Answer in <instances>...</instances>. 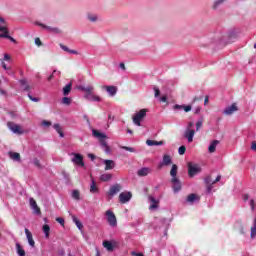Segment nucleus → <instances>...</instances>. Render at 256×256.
Instances as JSON below:
<instances>
[{
    "label": "nucleus",
    "mask_w": 256,
    "mask_h": 256,
    "mask_svg": "<svg viewBox=\"0 0 256 256\" xmlns=\"http://www.w3.org/2000/svg\"><path fill=\"white\" fill-rule=\"evenodd\" d=\"M78 89L85 93L84 99H87V101H94L96 103L101 102V97L95 95V92H93L95 89L93 86H79Z\"/></svg>",
    "instance_id": "nucleus-1"
},
{
    "label": "nucleus",
    "mask_w": 256,
    "mask_h": 256,
    "mask_svg": "<svg viewBox=\"0 0 256 256\" xmlns=\"http://www.w3.org/2000/svg\"><path fill=\"white\" fill-rule=\"evenodd\" d=\"M92 135L93 137H96V139L100 140V145L102 149H104L105 153H111V148L109 147V144H107V141H105V139H107V135L99 132L96 129H92Z\"/></svg>",
    "instance_id": "nucleus-2"
},
{
    "label": "nucleus",
    "mask_w": 256,
    "mask_h": 256,
    "mask_svg": "<svg viewBox=\"0 0 256 256\" xmlns=\"http://www.w3.org/2000/svg\"><path fill=\"white\" fill-rule=\"evenodd\" d=\"M147 117V109H141L140 111L136 112L133 116V123L137 125V127H141V121Z\"/></svg>",
    "instance_id": "nucleus-3"
},
{
    "label": "nucleus",
    "mask_w": 256,
    "mask_h": 256,
    "mask_svg": "<svg viewBox=\"0 0 256 256\" xmlns=\"http://www.w3.org/2000/svg\"><path fill=\"white\" fill-rule=\"evenodd\" d=\"M0 39H9L12 43H17L15 38L9 35V29H7V26H0Z\"/></svg>",
    "instance_id": "nucleus-4"
},
{
    "label": "nucleus",
    "mask_w": 256,
    "mask_h": 256,
    "mask_svg": "<svg viewBox=\"0 0 256 256\" xmlns=\"http://www.w3.org/2000/svg\"><path fill=\"white\" fill-rule=\"evenodd\" d=\"M197 173H201V168L198 164H193V162L188 163V175L189 177H195Z\"/></svg>",
    "instance_id": "nucleus-5"
},
{
    "label": "nucleus",
    "mask_w": 256,
    "mask_h": 256,
    "mask_svg": "<svg viewBox=\"0 0 256 256\" xmlns=\"http://www.w3.org/2000/svg\"><path fill=\"white\" fill-rule=\"evenodd\" d=\"M73 158L71 159L72 163L74 165H77L78 167H85V162L83 161V155L79 153H72Z\"/></svg>",
    "instance_id": "nucleus-6"
},
{
    "label": "nucleus",
    "mask_w": 256,
    "mask_h": 256,
    "mask_svg": "<svg viewBox=\"0 0 256 256\" xmlns=\"http://www.w3.org/2000/svg\"><path fill=\"white\" fill-rule=\"evenodd\" d=\"M106 217L110 227H117V217L115 216V213H113V211H106Z\"/></svg>",
    "instance_id": "nucleus-7"
},
{
    "label": "nucleus",
    "mask_w": 256,
    "mask_h": 256,
    "mask_svg": "<svg viewBox=\"0 0 256 256\" xmlns=\"http://www.w3.org/2000/svg\"><path fill=\"white\" fill-rule=\"evenodd\" d=\"M7 127L8 129H10V131H12V133H15L16 135H23L21 126L18 124H15V122H8Z\"/></svg>",
    "instance_id": "nucleus-8"
},
{
    "label": "nucleus",
    "mask_w": 256,
    "mask_h": 256,
    "mask_svg": "<svg viewBox=\"0 0 256 256\" xmlns=\"http://www.w3.org/2000/svg\"><path fill=\"white\" fill-rule=\"evenodd\" d=\"M36 25H38L39 27H42L43 29H46V31H48V33H54L55 35L61 34V29H59L57 27L47 26V25H45L43 23H39V22H37Z\"/></svg>",
    "instance_id": "nucleus-9"
},
{
    "label": "nucleus",
    "mask_w": 256,
    "mask_h": 256,
    "mask_svg": "<svg viewBox=\"0 0 256 256\" xmlns=\"http://www.w3.org/2000/svg\"><path fill=\"white\" fill-rule=\"evenodd\" d=\"M132 197H133V194L131 192H122L119 195V202L123 204L129 203Z\"/></svg>",
    "instance_id": "nucleus-10"
},
{
    "label": "nucleus",
    "mask_w": 256,
    "mask_h": 256,
    "mask_svg": "<svg viewBox=\"0 0 256 256\" xmlns=\"http://www.w3.org/2000/svg\"><path fill=\"white\" fill-rule=\"evenodd\" d=\"M171 183H172V189L174 193H179V191H181L183 187L181 184V180H179V178H172Z\"/></svg>",
    "instance_id": "nucleus-11"
},
{
    "label": "nucleus",
    "mask_w": 256,
    "mask_h": 256,
    "mask_svg": "<svg viewBox=\"0 0 256 256\" xmlns=\"http://www.w3.org/2000/svg\"><path fill=\"white\" fill-rule=\"evenodd\" d=\"M239 111V108L237 107V103H233L231 106H228L226 107L224 110H223V115H233V113Z\"/></svg>",
    "instance_id": "nucleus-12"
},
{
    "label": "nucleus",
    "mask_w": 256,
    "mask_h": 256,
    "mask_svg": "<svg viewBox=\"0 0 256 256\" xmlns=\"http://www.w3.org/2000/svg\"><path fill=\"white\" fill-rule=\"evenodd\" d=\"M117 245V242H112L109 240H105L103 241V247L105 249H107V251H109L110 253L113 252L115 250V246Z\"/></svg>",
    "instance_id": "nucleus-13"
},
{
    "label": "nucleus",
    "mask_w": 256,
    "mask_h": 256,
    "mask_svg": "<svg viewBox=\"0 0 256 256\" xmlns=\"http://www.w3.org/2000/svg\"><path fill=\"white\" fill-rule=\"evenodd\" d=\"M119 191H121V184H114L110 187V189L108 191V195L110 197H114V195H117V193H119Z\"/></svg>",
    "instance_id": "nucleus-14"
},
{
    "label": "nucleus",
    "mask_w": 256,
    "mask_h": 256,
    "mask_svg": "<svg viewBox=\"0 0 256 256\" xmlns=\"http://www.w3.org/2000/svg\"><path fill=\"white\" fill-rule=\"evenodd\" d=\"M195 137V131L193 129H186L184 133V138L187 139L188 143H193V138Z\"/></svg>",
    "instance_id": "nucleus-15"
},
{
    "label": "nucleus",
    "mask_w": 256,
    "mask_h": 256,
    "mask_svg": "<svg viewBox=\"0 0 256 256\" xmlns=\"http://www.w3.org/2000/svg\"><path fill=\"white\" fill-rule=\"evenodd\" d=\"M30 207L33 209L36 215H41V209L39 208V206H37V201H35V199L33 198H30Z\"/></svg>",
    "instance_id": "nucleus-16"
},
{
    "label": "nucleus",
    "mask_w": 256,
    "mask_h": 256,
    "mask_svg": "<svg viewBox=\"0 0 256 256\" xmlns=\"http://www.w3.org/2000/svg\"><path fill=\"white\" fill-rule=\"evenodd\" d=\"M25 234H26V238L28 239V243L30 245V247H35V240H33V234L31 233V231H29V229L25 228Z\"/></svg>",
    "instance_id": "nucleus-17"
},
{
    "label": "nucleus",
    "mask_w": 256,
    "mask_h": 256,
    "mask_svg": "<svg viewBox=\"0 0 256 256\" xmlns=\"http://www.w3.org/2000/svg\"><path fill=\"white\" fill-rule=\"evenodd\" d=\"M103 164L105 165V171H111V169H115V161L113 160H103Z\"/></svg>",
    "instance_id": "nucleus-18"
},
{
    "label": "nucleus",
    "mask_w": 256,
    "mask_h": 256,
    "mask_svg": "<svg viewBox=\"0 0 256 256\" xmlns=\"http://www.w3.org/2000/svg\"><path fill=\"white\" fill-rule=\"evenodd\" d=\"M171 163H173L171 156L165 154L162 158V163L160 164L159 167H163V165L167 167V166L171 165Z\"/></svg>",
    "instance_id": "nucleus-19"
},
{
    "label": "nucleus",
    "mask_w": 256,
    "mask_h": 256,
    "mask_svg": "<svg viewBox=\"0 0 256 256\" xmlns=\"http://www.w3.org/2000/svg\"><path fill=\"white\" fill-rule=\"evenodd\" d=\"M104 89H106V91L110 95V97H115V95H117V87L116 86H104Z\"/></svg>",
    "instance_id": "nucleus-20"
},
{
    "label": "nucleus",
    "mask_w": 256,
    "mask_h": 256,
    "mask_svg": "<svg viewBox=\"0 0 256 256\" xmlns=\"http://www.w3.org/2000/svg\"><path fill=\"white\" fill-rule=\"evenodd\" d=\"M149 173H151V168H141L140 170H138L137 175L139 177H147V175H149Z\"/></svg>",
    "instance_id": "nucleus-21"
},
{
    "label": "nucleus",
    "mask_w": 256,
    "mask_h": 256,
    "mask_svg": "<svg viewBox=\"0 0 256 256\" xmlns=\"http://www.w3.org/2000/svg\"><path fill=\"white\" fill-rule=\"evenodd\" d=\"M218 145H219V140H213L208 147L209 153H215Z\"/></svg>",
    "instance_id": "nucleus-22"
},
{
    "label": "nucleus",
    "mask_w": 256,
    "mask_h": 256,
    "mask_svg": "<svg viewBox=\"0 0 256 256\" xmlns=\"http://www.w3.org/2000/svg\"><path fill=\"white\" fill-rule=\"evenodd\" d=\"M201 198L197 194H190L187 197L188 203H198Z\"/></svg>",
    "instance_id": "nucleus-23"
},
{
    "label": "nucleus",
    "mask_w": 256,
    "mask_h": 256,
    "mask_svg": "<svg viewBox=\"0 0 256 256\" xmlns=\"http://www.w3.org/2000/svg\"><path fill=\"white\" fill-rule=\"evenodd\" d=\"M60 48H61L62 51H65L66 53H70L71 55H79L78 51L71 50V49H69V47H67L63 44H60Z\"/></svg>",
    "instance_id": "nucleus-24"
},
{
    "label": "nucleus",
    "mask_w": 256,
    "mask_h": 256,
    "mask_svg": "<svg viewBox=\"0 0 256 256\" xmlns=\"http://www.w3.org/2000/svg\"><path fill=\"white\" fill-rule=\"evenodd\" d=\"M9 157L13 161H17L18 163L21 162V154L17 152H9Z\"/></svg>",
    "instance_id": "nucleus-25"
},
{
    "label": "nucleus",
    "mask_w": 256,
    "mask_h": 256,
    "mask_svg": "<svg viewBox=\"0 0 256 256\" xmlns=\"http://www.w3.org/2000/svg\"><path fill=\"white\" fill-rule=\"evenodd\" d=\"M225 1H227V0H216V1H214L213 5H212V9L214 11H217V9H219L223 5V3H225Z\"/></svg>",
    "instance_id": "nucleus-26"
},
{
    "label": "nucleus",
    "mask_w": 256,
    "mask_h": 256,
    "mask_svg": "<svg viewBox=\"0 0 256 256\" xmlns=\"http://www.w3.org/2000/svg\"><path fill=\"white\" fill-rule=\"evenodd\" d=\"M19 83H20L21 87L23 88V91H31V86H29V84H27V80H25V79L19 80Z\"/></svg>",
    "instance_id": "nucleus-27"
},
{
    "label": "nucleus",
    "mask_w": 256,
    "mask_h": 256,
    "mask_svg": "<svg viewBox=\"0 0 256 256\" xmlns=\"http://www.w3.org/2000/svg\"><path fill=\"white\" fill-rule=\"evenodd\" d=\"M149 201L152 203V205H150V209H157L159 201L153 196H149Z\"/></svg>",
    "instance_id": "nucleus-28"
},
{
    "label": "nucleus",
    "mask_w": 256,
    "mask_h": 256,
    "mask_svg": "<svg viewBox=\"0 0 256 256\" xmlns=\"http://www.w3.org/2000/svg\"><path fill=\"white\" fill-rule=\"evenodd\" d=\"M163 141H155V140H148L146 141V144L148 145V147H153V146H161L163 145Z\"/></svg>",
    "instance_id": "nucleus-29"
},
{
    "label": "nucleus",
    "mask_w": 256,
    "mask_h": 256,
    "mask_svg": "<svg viewBox=\"0 0 256 256\" xmlns=\"http://www.w3.org/2000/svg\"><path fill=\"white\" fill-rule=\"evenodd\" d=\"M177 171H178L177 164H173L172 168L170 170V175H171L172 179H177Z\"/></svg>",
    "instance_id": "nucleus-30"
},
{
    "label": "nucleus",
    "mask_w": 256,
    "mask_h": 256,
    "mask_svg": "<svg viewBox=\"0 0 256 256\" xmlns=\"http://www.w3.org/2000/svg\"><path fill=\"white\" fill-rule=\"evenodd\" d=\"M16 251H17V255H19V256H25V249H23V247L21 246V244L16 243Z\"/></svg>",
    "instance_id": "nucleus-31"
},
{
    "label": "nucleus",
    "mask_w": 256,
    "mask_h": 256,
    "mask_svg": "<svg viewBox=\"0 0 256 256\" xmlns=\"http://www.w3.org/2000/svg\"><path fill=\"white\" fill-rule=\"evenodd\" d=\"M71 87H73L72 83H68L64 88H63V95L67 97L69 93H71Z\"/></svg>",
    "instance_id": "nucleus-32"
},
{
    "label": "nucleus",
    "mask_w": 256,
    "mask_h": 256,
    "mask_svg": "<svg viewBox=\"0 0 256 256\" xmlns=\"http://www.w3.org/2000/svg\"><path fill=\"white\" fill-rule=\"evenodd\" d=\"M42 231L45 234L46 239H49V233L51 232V227L48 224L43 225Z\"/></svg>",
    "instance_id": "nucleus-33"
},
{
    "label": "nucleus",
    "mask_w": 256,
    "mask_h": 256,
    "mask_svg": "<svg viewBox=\"0 0 256 256\" xmlns=\"http://www.w3.org/2000/svg\"><path fill=\"white\" fill-rule=\"evenodd\" d=\"M112 178H113V175L109 173H105L100 176V181L107 182V181H111Z\"/></svg>",
    "instance_id": "nucleus-34"
},
{
    "label": "nucleus",
    "mask_w": 256,
    "mask_h": 256,
    "mask_svg": "<svg viewBox=\"0 0 256 256\" xmlns=\"http://www.w3.org/2000/svg\"><path fill=\"white\" fill-rule=\"evenodd\" d=\"M99 191V188H97V184L95 183V180L92 179L91 185H90V193H97Z\"/></svg>",
    "instance_id": "nucleus-35"
},
{
    "label": "nucleus",
    "mask_w": 256,
    "mask_h": 256,
    "mask_svg": "<svg viewBox=\"0 0 256 256\" xmlns=\"http://www.w3.org/2000/svg\"><path fill=\"white\" fill-rule=\"evenodd\" d=\"M87 19L91 21V23H97L99 17L97 16V14H88Z\"/></svg>",
    "instance_id": "nucleus-36"
},
{
    "label": "nucleus",
    "mask_w": 256,
    "mask_h": 256,
    "mask_svg": "<svg viewBox=\"0 0 256 256\" xmlns=\"http://www.w3.org/2000/svg\"><path fill=\"white\" fill-rule=\"evenodd\" d=\"M72 198L76 201H79L81 199V194L79 193V190L72 191Z\"/></svg>",
    "instance_id": "nucleus-37"
},
{
    "label": "nucleus",
    "mask_w": 256,
    "mask_h": 256,
    "mask_svg": "<svg viewBox=\"0 0 256 256\" xmlns=\"http://www.w3.org/2000/svg\"><path fill=\"white\" fill-rule=\"evenodd\" d=\"M53 128L55 129V131H57V133H59L60 137H65L63 131L61 130V125L54 124Z\"/></svg>",
    "instance_id": "nucleus-38"
},
{
    "label": "nucleus",
    "mask_w": 256,
    "mask_h": 256,
    "mask_svg": "<svg viewBox=\"0 0 256 256\" xmlns=\"http://www.w3.org/2000/svg\"><path fill=\"white\" fill-rule=\"evenodd\" d=\"M55 75H58V77H61V71L54 70L53 73L47 78V81H51Z\"/></svg>",
    "instance_id": "nucleus-39"
},
{
    "label": "nucleus",
    "mask_w": 256,
    "mask_h": 256,
    "mask_svg": "<svg viewBox=\"0 0 256 256\" xmlns=\"http://www.w3.org/2000/svg\"><path fill=\"white\" fill-rule=\"evenodd\" d=\"M204 183H205V185H213V180L211 179V175L206 176L204 178Z\"/></svg>",
    "instance_id": "nucleus-40"
},
{
    "label": "nucleus",
    "mask_w": 256,
    "mask_h": 256,
    "mask_svg": "<svg viewBox=\"0 0 256 256\" xmlns=\"http://www.w3.org/2000/svg\"><path fill=\"white\" fill-rule=\"evenodd\" d=\"M28 98L30 101H33L34 103H39L41 101V98L33 97L31 93H28Z\"/></svg>",
    "instance_id": "nucleus-41"
},
{
    "label": "nucleus",
    "mask_w": 256,
    "mask_h": 256,
    "mask_svg": "<svg viewBox=\"0 0 256 256\" xmlns=\"http://www.w3.org/2000/svg\"><path fill=\"white\" fill-rule=\"evenodd\" d=\"M63 105H71V98L69 97H63L62 98Z\"/></svg>",
    "instance_id": "nucleus-42"
},
{
    "label": "nucleus",
    "mask_w": 256,
    "mask_h": 256,
    "mask_svg": "<svg viewBox=\"0 0 256 256\" xmlns=\"http://www.w3.org/2000/svg\"><path fill=\"white\" fill-rule=\"evenodd\" d=\"M32 163H33V165H35V167H38V169H41V162L39 161V159L34 158L32 160Z\"/></svg>",
    "instance_id": "nucleus-43"
},
{
    "label": "nucleus",
    "mask_w": 256,
    "mask_h": 256,
    "mask_svg": "<svg viewBox=\"0 0 256 256\" xmlns=\"http://www.w3.org/2000/svg\"><path fill=\"white\" fill-rule=\"evenodd\" d=\"M153 90H154V97L157 98V97H159V95H161V90H159V87L154 86Z\"/></svg>",
    "instance_id": "nucleus-44"
},
{
    "label": "nucleus",
    "mask_w": 256,
    "mask_h": 256,
    "mask_svg": "<svg viewBox=\"0 0 256 256\" xmlns=\"http://www.w3.org/2000/svg\"><path fill=\"white\" fill-rule=\"evenodd\" d=\"M185 151H187V148L185 146H180L178 149L179 155H185Z\"/></svg>",
    "instance_id": "nucleus-45"
},
{
    "label": "nucleus",
    "mask_w": 256,
    "mask_h": 256,
    "mask_svg": "<svg viewBox=\"0 0 256 256\" xmlns=\"http://www.w3.org/2000/svg\"><path fill=\"white\" fill-rule=\"evenodd\" d=\"M203 127V120H198L196 122V131H199Z\"/></svg>",
    "instance_id": "nucleus-46"
},
{
    "label": "nucleus",
    "mask_w": 256,
    "mask_h": 256,
    "mask_svg": "<svg viewBox=\"0 0 256 256\" xmlns=\"http://www.w3.org/2000/svg\"><path fill=\"white\" fill-rule=\"evenodd\" d=\"M213 191V184H206V193H211Z\"/></svg>",
    "instance_id": "nucleus-47"
},
{
    "label": "nucleus",
    "mask_w": 256,
    "mask_h": 256,
    "mask_svg": "<svg viewBox=\"0 0 256 256\" xmlns=\"http://www.w3.org/2000/svg\"><path fill=\"white\" fill-rule=\"evenodd\" d=\"M122 149H124V151H129L130 153H135V148H131L128 146H122Z\"/></svg>",
    "instance_id": "nucleus-48"
},
{
    "label": "nucleus",
    "mask_w": 256,
    "mask_h": 256,
    "mask_svg": "<svg viewBox=\"0 0 256 256\" xmlns=\"http://www.w3.org/2000/svg\"><path fill=\"white\" fill-rule=\"evenodd\" d=\"M57 223H60V225H62V227H65V219L58 217L56 218Z\"/></svg>",
    "instance_id": "nucleus-49"
},
{
    "label": "nucleus",
    "mask_w": 256,
    "mask_h": 256,
    "mask_svg": "<svg viewBox=\"0 0 256 256\" xmlns=\"http://www.w3.org/2000/svg\"><path fill=\"white\" fill-rule=\"evenodd\" d=\"M182 109H184L185 113H189L191 111L192 107L191 105H182Z\"/></svg>",
    "instance_id": "nucleus-50"
},
{
    "label": "nucleus",
    "mask_w": 256,
    "mask_h": 256,
    "mask_svg": "<svg viewBox=\"0 0 256 256\" xmlns=\"http://www.w3.org/2000/svg\"><path fill=\"white\" fill-rule=\"evenodd\" d=\"M42 125L43 127H51V121L43 120Z\"/></svg>",
    "instance_id": "nucleus-51"
},
{
    "label": "nucleus",
    "mask_w": 256,
    "mask_h": 256,
    "mask_svg": "<svg viewBox=\"0 0 256 256\" xmlns=\"http://www.w3.org/2000/svg\"><path fill=\"white\" fill-rule=\"evenodd\" d=\"M35 45H37V47H41V45H43L40 38H35Z\"/></svg>",
    "instance_id": "nucleus-52"
},
{
    "label": "nucleus",
    "mask_w": 256,
    "mask_h": 256,
    "mask_svg": "<svg viewBox=\"0 0 256 256\" xmlns=\"http://www.w3.org/2000/svg\"><path fill=\"white\" fill-rule=\"evenodd\" d=\"M84 119H85L88 127H90V129H91V120H89V117L87 115H84Z\"/></svg>",
    "instance_id": "nucleus-53"
},
{
    "label": "nucleus",
    "mask_w": 256,
    "mask_h": 256,
    "mask_svg": "<svg viewBox=\"0 0 256 256\" xmlns=\"http://www.w3.org/2000/svg\"><path fill=\"white\" fill-rule=\"evenodd\" d=\"M250 207L252 211H255V200L253 199L250 200Z\"/></svg>",
    "instance_id": "nucleus-54"
},
{
    "label": "nucleus",
    "mask_w": 256,
    "mask_h": 256,
    "mask_svg": "<svg viewBox=\"0 0 256 256\" xmlns=\"http://www.w3.org/2000/svg\"><path fill=\"white\" fill-rule=\"evenodd\" d=\"M131 255L132 256H145V255H143V253H139V252H136V251H132Z\"/></svg>",
    "instance_id": "nucleus-55"
},
{
    "label": "nucleus",
    "mask_w": 256,
    "mask_h": 256,
    "mask_svg": "<svg viewBox=\"0 0 256 256\" xmlns=\"http://www.w3.org/2000/svg\"><path fill=\"white\" fill-rule=\"evenodd\" d=\"M221 181V175H218L216 179L212 182V185H215V183H219Z\"/></svg>",
    "instance_id": "nucleus-56"
},
{
    "label": "nucleus",
    "mask_w": 256,
    "mask_h": 256,
    "mask_svg": "<svg viewBox=\"0 0 256 256\" xmlns=\"http://www.w3.org/2000/svg\"><path fill=\"white\" fill-rule=\"evenodd\" d=\"M62 175H63L64 179H66L67 181H69V173L63 171V172H62Z\"/></svg>",
    "instance_id": "nucleus-57"
},
{
    "label": "nucleus",
    "mask_w": 256,
    "mask_h": 256,
    "mask_svg": "<svg viewBox=\"0 0 256 256\" xmlns=\"http://www.w3.org/2000/svg\"><path fill=\"white\" fill-rule=\"evenodd\" d=\"M229 37H230V39H235V37H237V34L232 31L229 33Z\"/></svg>",
    "instance_id": "nucleus-58"
},
{
    "label": "nucleus",
    "mask_w": 256,
    "mask_h": 256,
    "mask_svg": "<svg viewBox=\"0 0 256 256\" xmlns=\"http://www.w3.org/2000/svg\"><path fill=\"white\" fill-rule=\"evenodd\" d=\"M251 149L252 151H255L256 152V141H253L252 144H251Z\"/></svg>",
    "instance_id": "nucleus-59"
},
{
    "label": "nucleus",
    "mask_w": 256,
    "mask_h": 256,
    "mask_svg": "<svg viewBox=\"0 0 256 256\" xmlns=\"http://www.w3.org/2000/svg\"><path fill=\"white\" fill-rule=\"evenodd\" d=\"M75 225H76L79 229H83V224L81 223V221L76 222Z\"/></svg>",
    "instance_id": "nucleus-60"
},
{
    "label": "nucleus",
    "mask_w": 256,
    "mask_h": 256,
    "mask_svg": "<svg viewBox=\"0 0 256 256\" xmlns=\"http://www.w3.org/2000/svg\"><path fill=\"white\" fill-rule=\"evenodd\" d=\"M194 113L195 115H199L201 113V108L200 107L195 108Z\"/></svg>",
    "instance_id": "nucleus-61"
},
{
    "label": "nucleus",
    "mask_w": 256,
    "mask_h": 256,
    "mask_svg": "<svg viewBox=\"0 0 256 256\" xmlns=\"http://www.w3.org/2000/svg\"><path fill=\"white\" fill-rule=\"evenodd\" d=\"M174 109L175 110L183 109V105L175 104Z\"/></svg>",
    "instance_id": "nucleus-62"
},
{
    "label": "nucleus",
    "mask_w": 256,
    "mask_h": 256,
    "mask_svg": "<svg viewBox=\"0 0 256 256\" xmlns=\"http://www.w3.org/2000/svg\"><path fill=\"white\" fill-rule=\"evenodd\" d=\"M160 101H161L162 103H167V96H162V97L160 98Z\"/></svg>",
    "instance_id": "nucleus-63"
},
{
    "label": "nucleus",
    "mask_w": 256,
    "mask_h": 256,
    "mask_svg": "<svg viewBox=\"0 0 256 256\" xmlns=\"http://www.w3.org/2000/svg\"><path fill=\"white\" fill-rule=\"evenodd\" d=\"M194 125H195V123H193V122H188V125H187V128H186V129H191Z\"/></svg>",
    "instance_id": "nucleus-64"
}]
</instances>
